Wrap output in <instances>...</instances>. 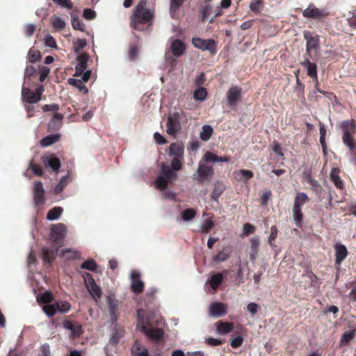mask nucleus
<instances>
[{"label": "nucleus", "mask_w": 356, "mask_h": 356, "mask_svg": "<svg viewBox=\"0 0 356 356\" xmlns=\"http://www.w3.org/2000/svg\"><path fill=\"white\" fill-rule=\"evenodd\" d=\"M147 1L140 0L130 17V26L136 31H144L152 25L154 10L146 8Z\"/></svg>", "instance_id": "1"}, {"label": "nucleus", "mask_w": 356, "mask_h": 356, "mask_svg": "<svg viewBox=\"0 0 356 356\" xmlns=\"http://www.w3.org/2000/svg\"><path fill=\"white\" fill-rule=\"evenodd\" d=\"M181 159L182 158H174L171 161V167L165 163L161 165L160 175L155 181V186L158 189L164 190L169 181L177 177L176 172L181 170L182 166Z\"/></svg>", "instance_id": "2"}, {"label": "nucleus", "mask_w": 356, "mask_h": 356, "mask_svg": "<svg viewBox=\"0 0 356 356\" xmlns=\"http://www.w3.org/2000/svg\"><path fill=\"white\" fill-rule=\"evenodd\" d=\"M187 114L182 110L170 113L166 123V132L170 136L176 135L181 129V124L187 122Z\"/></svg>", "instance_id": "3"}, {"label": "nucleus", "mask_w": 356, "mask_h": 356, "mask_svg": "<svg viewBox=\"0 0 356 356\" xmlns=\"http://www.w3.org/2000/svg\"><path fill=\"white\" fill-rule=\"evenodd\" d=\"M308 200V196L306 193L300 192L295 197L293 206L292 208L293 218L297 226L300 225L302 220V207Z\"/></svg>", "instance_id": "4"}, {"label": "nucleus", "mask_w": 356, "mask_h": 356, "mask_svg": "<svg viewBox=\"0 0 356 356\" xmlns=\"http://www.w3.org/2000/svg\"><path fill=\"white\" fill-rule=\"evenodd\" d=\"M66 227L62 223L53 225L50 229V237L54 245L59 248L63 245V241L65 236Z\"/></svg>", "instance_id": "5"}, {"label": "nucleus", "mask_w": 356, "mask_h": 356, "mask_svg": "<svg viewBox=\"0 0 356 356\" xmlns=\"http://www.w3.org/2000/svg\"><path fill=\"white\" fill-rule=\"evenodd\" d=\"M83 279L86 287L87 288L90 296L94 298L95 301L99 300L102 294V289L95 283L92 276L90 273H86L83 275Z\"/></svg>", "instance_id": "6"}, {"label": "nucleus", "mask_w": 356, "mask_h": 356, "mask_svg": "<svg viewBox=\"0 0 356 356\" xmlns=\"http://www.w3.org/2000/svg\"><path fill=\"white\" fill-rule=\"evenodd\" d=\"M213 175L214 170L212 166L200 163L196 172L193 174V177L199 182L203 183L211 179Z\"/></svg>", "instance_id": "7"}, {"label": "nucleus", "mask_w": 356, "mask_h": 356, "mask_svg": "<svg viewBox=\"0 0 356 356\" xmlns=\"http://www.w3.org/2000/svg\"><path fill=\"white\" fill-rule=\"evenodd\" d=\"M192 43L195 47L202 51H209L211 54H216V42L213 39H202L193 38Z\"/></svg>", "instance_id": "8"}, {"label": "nucleus", "mask_w": 356, "mask_h": 356, "mask_svg": "<svg viewBox=\"0 0 356 356\" xmlns=\"http://www.w3.org/2000/svg\"><path fill=\"white\" fill-rule=\"evenodd\" d=\"M226 98L230 107H235L242 98V90L238 86L231 87L227 94Z\"/></svg>", "instance_id": "9"}, {"label": "nucleus", "mask_w": 356, "mask_h": 356, "mask_svg": "<svg viewBox=\"0 0 356 356\" xmlns=\"http://www.w3.org/2000/svg\"><path fill=\"white\" fill-rule=\"evenodd\" d=\"M304 38L306 40L305 56L312 57V51L319 47V38L317 35L314 36L310 32H304Z\"/></svg>", "instance_id": "10"}, {"label": "nucleus", "mask_w": 356, "mask_h": 356, "mask_svg": "<svg viewBox=\"0 0 356 356\" xmlns=\"http://www.w3.org/2000/svg\"><path fill=\"white\" fill-rule=\"evenodd\" d=\"M33 202L38 207L45 203V190L41 181H36L33 186Z\"/></svg>", "instance_id": "11"}, {"label": "nucleus", "mask_w": 356, "mask_h": 356, "mask_svg": "<svg viewBox=\"0 0 356 356\" xmlns=\"http://www.w3.org/2000/svg\"><path fill=\"white\" fill-rule=\"evenodd\" d=\"M227 314V305L222 302L215 301L209 307V315L211 317H221Z\"/></svg>", "instance_id": "12"}, {"label": "nucleus", "mask_w": 356, "mask_h": 356, "mask_svg": "<svg viewBox=\"0 0 356 356\" xmlns=\"http://www.w3.org/2000/svg\"><path fill=\"white\" fill-rule=\"evenodd\" d=\"M339 126L343 131L342 137L353 136L356 132V122L353 119L342 121Z\"/></svg>", "instance_id": "13"}, {"label": "nucleus", "mask_w": 356, "mask_h": 356, "mask_svg": "<svg viewBox=\"0 0 356 356\" xmlns=\"http://www.w3.org/2000/svg\"><path fill=\"white\" fill-rule=\"evenodd\" d=\"M131 289L135 293H140L144 289V282L140 280V274L133 271L131 274Z\"/></svg>", "instance_id": "14"}, {"label": "nucleus", "mask_w": 356, "mask_h": 356, "mask_svg": "<svg viewBox=\"0 0 356 356\" xmlns=\"http://www.w3.org/2000/svg\"><path fill=\"white\" fill-rule=\"evenodd\" d=\"M138 318L139 323L137 325V330L143 334H163L159 329H148L144 324L143 322V315L145 312L143 309H138L137 311Z\"/></svg>", "instance_id": "15"}, {"label": "nucleus", "mask_w": 356, "mask_h": 356, "mask_svg": "<svg viewBox=\"0 0 356 356\" xmlns=\"http://www.w3.org/2000/svg\"><path fill=\"white\" fill-rule=\"evenodd\" d=\"M302 15L307 18L317 19L324 17L325 13L322 10L316 8L313 3H311L307 8L303 10Z\"/></svg>", "instance_id": "16"}, {"label": "nucleus", "mask_w": 356, "mask_h": 356, "mask_svg": "<svg viewBox=\"0 0 356 356\" xmlns=\"http://www.w3.org/2000/svg\"><path fill=\"white\" fill-rule=\"evenodd\" d=\"M304 60L301 62V65L304 66L307 70V73L309 76L314 80H317V65L315 63H312L309 60V58L305 56Z\"/></svg>", "instance_id": "17"}, {"label": "nucleus", "mask_w": 356, "mask_h": 356, "mask_svg": "<svg viewBox=\"0 0 356 356\" xmlns=\"http://www.w3.org/2000/svg\"><path fill=\"white\" fill-rule=\"evenodd\" d=\"M250 259L251 261H254L258 254L259 248L260 246V237L259 236H254L250 238Z\"/></svg>", "instance_id": "18"}, {"label": "nucleus", "mask_w": 356, "mask_h": 356, "mask_svg": "<svg viewBox=\"0 0 356 356\" xmlns=\"http://www.w3.org/2000/svg\"><path fill=\"white\" fill-rule=\"evenodd\" d=\"M170 49L174 56L179 57L185 52L186 46L181 40L176 39L172 41Z\"/></svg>", "instance_id": "19"}, {"label": "nucleus", "mask_w": 356, "mask_h": 356, "mask_svg": "<svg viewBox=\"0 0 356 356\" xmlns=\"http://www.w3.org/2000/svg\"><path fill=\"white\" fill-rule=\"evenodd\" d=\"M42 159L45 167H49L54 171L58 170L60 167V160L54 154L43 156Z\"/></svg>", "instance_id": "20"}, {"label": "nucleus", "mask_w": 356, "mask_h": 356, "mask_svg": "<svg viewBox=\"0 0 356 356\" xmlns=\"http://www.w3.org/2000/svg\"><path fill=\"white\" fill-rule=\"evenodd\" d=\"M78 63L75 66L74 76H80L86 71L87 67V63L88 60V56L86 54H81L77 58Z\"/></svg>", "instance_id": "21"}, {"label": "nucleus", "mask_w": 356, "mask_h": 356, "mask_svg": "<svg viewBox=\"0 0 356 356\" xmlns=\"http://www.w3.org/2000/svg\"><path fill=\"white\" fill-rule=\"evenodd\" d=\"M63 115L61 113H54L48 124V130L54 131L58 130L63 124Z\"/></svg>", "instance_id": "22"}, {"label": "nucleus", "mask_w": 356, "mask_h": 356, "mask_svg": "<svg viewBox=\"0 0 356 356\" xmlns=\"http://www.w3.org/2000/svg\"><path fill=\"white\" fill-rule=\"evenodd\" d=\"M22 99L29 104H35L40 101V97L36 96L34 91L24 86L22 89Z\"/></svg>", "instance_id": "23"}, {"label": "nucleus", "mask_w": 356, "mask_h": 356, "mask_svg": "<svg viewBox=\"0 0 356 356\" xmlns=\"http://www.w3.org/2000/svg\"><path fill=\"white\" fill-rule=\"evenodd\" d=\"M336 256V264L340 265L348 255L347 248L342 244H336L334 246Z\"/></svg>", "instance_id": "24"}, {"label": "nucleus", "mask_w": 356, "mask_h": 356, "mask_svg": "<svg viewBox=\"0 0 356 356\" xmlns=\"http://www.w3.org/2000/svg\"><path fill=\"white\" fill-rule=\"evenodd\" d=\"M184 147L182 144L177 143H172L169 147V155L174 156V158L184 157Z\"/></svg>", "instance_id": "25"}, {"label": "nucleus", "mask_w": 356, "mask_h": 356, "mask_svg": "<svg viewBox=\"0 0 356 356\" xmlns=\"http://www.w3.org/2000/svg\"><path fill=\"white\" fill-rule=\"evenodd\" d=\"M57 248L56 247V250H53L49 248H42V257L45 264L51 265V261L56 259Z\"/></svg>", "instance_id": "26"}, {"label": "nucleus", "mask_w": 356, "mask_h": 356, "mask_svg": "<svg viewBox=\"0 0 356 356\" xmlns=\"http://www.w3.org/2000/svg\"><path fill=\"white\" fill-rule=\"evenodd\" d=\"M234 323L219 321L216 323V332L218 334H228L233 331Z\"/></svg>", "instance_id": "27"}, {"label": "nucleus", "mask_w": 356, "mask_h": 356, "mask_svg": "<svg viewBox=\"0 0 356 356\" xmlns=\"http://www.w3.org/2000/svg\"><path fill=\"white\" fill-rule=\"evenodd\" d=\"M206 163L228 162L229 159L227 156H218L211 152H207L203 156Z\"/></svg>", "instance_id": "28"}, {"label": "nucleus", "mask_w": 356, "mask_h": 356, "mask_svg": "<svg viewBox=\"0 0 356 356\" xmlns=\"http://www.w3.org/2000/svg\"><path fill=\"white\" fill-rule=\"evenodd\" d=\"M225 189L226 187L222 182L219 181H216L214 184V188L211 193V200L217 202Z\"/></svg>", "instance_id": "29"}, {"label": "nucleus", "mask_w": 356, "mask_h": 356, "mask_svg": "<svg viewBox=\"0 0 356 356\" xmlns=\"http://www.w3.org/2000/svg\"><path fill=\"white\" fill-rule=\"evenodd\" d=\"M339 168H332L330 172V179L337 188L342 189L343 188V182L339 176Z\"/></svg>", "instance_id": "30"}, {"label": "nucleus", "mask_w": 356, "mask_h": 356, "mask_svg": "<svg viewBox=\"0 0 356 356\" xmlns=\"http://www.w3.org/2000/svg\"><path fill=\"white\" fill-rule=\"evenodd\" d=\"M235 178L238 181H247L252 179L254 176L252 171L241 169L234 172Z\"/></svg>", "instance_id": "31"}, {"label": "nucleus", "mask_w": 356, "mask_h": 356, "mask_svg": "<svg viewBox=\"0 0 356 356\" xmlns=\"http://www.w3.org/2000/svg\"><path fill=\"white\" fill-rule=\"evenodd\" d=\"M133 356H149L147 348L140 346L138 341H136L131 348Z\"/></svg>", "instance_id": "32"}, {"label": "nucleus", "mask_w": 356, "mask_h": 356, "mask_svg": "<svg viewBox=\"0 0 356 356\" xmlns=\"http://www.w3.org/2000/svg\"><path fill=\"white\" fill-rule=\"evenodd\" d=\"M63 209L60 207H55L51 209L47 214L46 218L49 221L56 220L59 218Z\"/></svg>", "instance_id": "33"}, {"label": "nucleus", "mask_w": 356, "mask_h": 356, "mask_svg": "<svg viewBox=\"0 0 356 356\" xmlns=\"http://www.w3.org/2000/svg\"><path fill=\"white\" fill-rule=\"evenodd\" d=\"M69 84L74 86L77 89H79L81 92H83L84 94L88 93V88L85 86V83L81 80V79H68Z\"/></svg>", "instance_id": "34"}, {"label": "nucleus", "mask_w": 356, "mask_h": 356, "mask_svg": "<svg viewBox=\"0 0 356 356\" xmlns=\"http://www.w3.org/2000/svg\"><path fill=\"white\" fill-rule=\"evenodd\" d=\"M60 138L59 134L49 135L40 140L42 147H49L56 143Z\"/></svg>", "instance_id": "35"}, {"label": "nucleus", "mask_w": 356, "mask_h": 356, "mask_svg": "<svg viewBox=\"0 0 356 356\" xmlns=\"http://www.w3.org/2000/svg\"><path fill=\"white\" fill-rule=\"evenodd\" d=\"M63 327L72 332V334H81L83 332L82 327L79 324H73L71 321H66L63 322Z\"/></svg>", "instance_id": "36"}, {"label": "nucleus", "mask_w": 356, "mask_h": 356, "mask_svg": "<svg viewBox=\"0 0 356 356\" xmlns=\"http://www.w3.org/2000/svg\"><path fill=\"white\" fill-rule=\"evenodd\" d=\"M106 304L108 305L110 310V314L113 321L116 320L115 309L118 307V301L111 297L106 298Z\"/></svg>", "instance_id": "37"}, {"label": "nucleus", "mask_w": 356, "mask_h": 356, "mask_svg": "<svg viewBox=\"0 0 356 356\" xmlns=\"http://www.w3.org/2000/svg\"><path fill=\"white\" fill-rule=\"evenodd\" d=\"M222 279L223 277L221 273H216L211 277L209 283L213 289H216L221 284Z\"/></svg>", "instance_id": "38"}, {"label": "nucleus", "mask_w": 356, "mask_h": 356, "mask_svg": "<svg viewBox=\"0 0 356 356\" xmlns=\"http://www.w3.org/2000/svg\"><path fill=\"white\" fill-rule=\"evenodd\" d=\"M213 131V130L211 126L208 124L204 125L200 132V138L204 141L209 140L212 136Z\"/></svg>", "instance_id": "39"}, {"label": "nucleus", "mask_w": 356, "mask_h": 356, "mask_svg": "<svg viewBox=\"0 0 356 356\" xmlns=\"http://www.w3.org/2000/svg\"><path fill=\"white\" fill-rule=\"evenodd\" d=\"M51 23L56 29L60 31L63 30L66 25L64 19L55 15L51 17Z\"/></svg>", "instance_id": "40"}, {"label": "nucleus", "mask_w": 356, "mask_h": 356, "mask_svg": "<svg viewBox=\"0 0 356 356\" xmlns=\"http://www.w3.org/2000/svg\"><path fill=\"white\" fill-rule=\"evenodd\" d=\"M71 23L72 27L81 31H84V24L79 19V17L75 15H71Z\"/></svg>", "instance_id": "41"}, {"label": "nucleus", "mask_w": 356, "mask_h": 356, "mask_svg": "<svg viewBox=\"0 0 356 356\" xmlns=\"http://www.w3.org/2000/svg\"><path fill=\"white\" fill-rule=\"evenodd\" d=\"M57 311L62 314H65L69 312L71 308V305L67 301H57L56 303Z\"/></svg>", "instance_id": "42"}, {"label": "nucleus", "mask_w": 356, "mask_h": 356, "mask_svg": "<svg viewBox=\"0 0 356 356\" xmlns=\"http://www.w3.org/2000/svg\"><path fill=\"white\" fill-rule=\"evenodd\" d=\"M181 215L183 220L189 221L195 218L196 211L194 209H186L181 212Z\"/></svg>", "instance_id": "43"}, {"label": "nucleus", "mask_w": 356, "mask_h": 356, "mask_svg": "<svg viewBox=\"0 0 356 356\" xmlns=\"http://www.w3.org/2000/svg\"><path fill=\"white\" fill-rule=\"evenodd\" d=\"M194 99L198 101H204L207 96V91L204 88H200L194 91Z\"/></svg>", "instance_id": "44"}, {"label": "nucleus", "mask_w": 356, "mask_h": 356, "mask_svg": "<svg viewBox=\"0 0 356 356\" xmlns=\"http://www.w3.org/2000/svg\"><path fill=\"white\" fill-rule=\"evenodd\" d=\"M61 254L66 259H74L79 257V252L72 251L70 249H63L61 250Z\"/></svg>", "instance_id": "45"}, {"label": "nucleus", "mask_w": 356, "mask_h": 356, "mask_svg": "<svg viewBox=\"0 0 356 356\" xmlns=\"http://www.w3.org/2000/svg\"><path fill=\"white\" fill-rule=\"evenodd\" d=\"M28 59L31 63H35L41 59V54L38 50L30 49L28 52Z\"/></svg>", "instance_id": "46"}, {"label": "nucleus", "mask_w": 356, "mask_h": 356, "mask_svg": "<svg viewBox=\"0 0 356 356\" xmlns=\"http://www.w3.org/2000/svg\"><path fill=\"white\" fill-rule=\"evenodd\" d=\"M264 0H253L250 4V9L254 13H259L263 7Z\"/></svg>", "instance_id": "47"}, {"label": "nucleus", "mask_w": 356, "mask_h": 356, "mask_svg": "<svg viewBox=\"0 0 356 356\" xmlns=\"http://www.w3.org/2000/svg\"><path fill=\"white\" fill-rule=\"evenodd\" d=\"M81 268L83 269L94 271L97 268V264L95 260L88 259L82 263Z\"/></svg>", "instance_id": "48"}, {"label": "nucleus", "mask_w": 356, "mask_h": 356, "mask_svg": "<svg viewBox=\"0 0 356 356\" xmlns=\"http://www.w3.org/2000/svg\"><path fill=\"white\" fill-rule=\"evenodd\" d=\"M42 310L48 316H53L56 313L57 309L56 304H48L42 307Z\"/></svg>", "instance_id": "49"}, {"label": "nucleus", "mask_w": 356, "mask_h": 356, "mask_svg": "<svg viewBox=\"0 0 356 356\" xmlns=\"http://www.w3.org/2000/svg\"><path fill=\"white\" fill-rule=\"evenodd\" d=\"M184 1V0H170V13L174 15Z\"/></svg>", "instance_id": "50"}, {"label": "nucleus", "mask_w": 356, "mask_h": 356, "mask_svg": "<svg viewBox=\"0 0 356 356\" xmlns=\"http://www.w3.org/2000/svg\"><path fill=\"white\" fill-rule=\"evenodd\" d=\"M35 31V26L34 24L29 23L26 24L24 26V33L26 37H31Z\"/></svg>", "instance_id": "51"}, {"label": "nucleus", "mask_w": 356, "mask_h": 356, "mask_svg": "<svg viewBox=\"0 0 356 356\" xmlns=\"http://www.w3.org/2000/svg\"><path fill=\"white\" fill-rule=\"evenodd\" d=\"M87 44L86 40L85 39H78L73 45L74 51L75 53H79L81 49L84 48Z\"/></svg>", "instance_id": "52"}, {"label": "nucleus", "mask_w": 356, "mask_h": 356, "mask_svg": "<svg viewBox=\"0 0 356 356\" xmlns=\"http://www.w3.org/2000/svg\"><path fill=\"white\" fill-rule=\"evenodd\" d=\"M139 49L136 45H130L128 52V58L130 60H134L138 56Z\"/></svg>", "instance_id": "53"}, {"label": "nucleus", "mask_w": 356, "mask_h": 356, "mask_svg": "<svg viewBox=\"0 0 356 356\" xmlns=\"http://www.w3.org/2000/svg\"><path fill=\"white\" fill-rule=\"evenodd\" d=\"M29 168L37 176H42L43 175V170L40 165L34 164L33 161L29 163Z\"/></svg>", "instance_id": "54"}, {"label": "nucleus", "mask_w": 356, "mask_h": 356, "mask_svg": "<svg viewBox=\"0 0 356 356\" xmlns=\"http://www.w3.org/2000/svg\"><path fill=\"white\" fill-rule=\"evenodd\" d=\"M44 44L46 47L53 49L57 48L56 40L50 34H47L44 36Z\"/></svg>", "instance_id": "55"}, {"label": "nucleus", "mask_w": 356, "mask_h": 356, "mask_svg": "<svg viewBox=\"0 0 356 356\" xmlns=\"http://www.w3.org/2000/svg\"><path fill=\"white\" fill-rule=\"evenodd\" d=\"M277 233H278V229H277V227L275 225H273L270 227V236L268 238V242L270 244V245H271V246L274 245L273 241L277 238Z\"/></svg>", "instance_id": "56"}, {"label": "nucleus", "mask_w": 356, "mask_h": 356, "mask_svg": "<svg viewBox=\"0 0 356 356\" xmlns=\"http://www.w3.org/2000/svg\"><path fill=\"white\" fill-rule=\"evenodd\" d=\"M39 73H40V81L43 82L46 78L49 76L50 73V70L47 67L40 66L39 67Z\"/></svg>", "instance_id": "57"}, {"label": "nucleus", "mask_w": 356, "mask_h": 356, "mask_svg": "<svg viewBox=\"0 0 356 356\" xmlns=\"http://www.w3.org/2000/svg\"><path fill=\"white\" fill-rule=\"evenodd\" d=\"M214 227V223L212 220H206L202 225H201V231L203 233H209L211 229Z\"/></svg>", "instance_id": "58"}, {"label": "nucleus", "mask_w": 356, "mask_h": 356, "mask_svg": "<svg viewBox=\"0 0 356 356\" xmlns=\"http://www.w3.org/2000/svg\"><path fill=\"white\" fill-rule=\"evenodd\" d=\"M295 91L298 92V96H302L305 92V85L300 81L299 76L296 80Z\"/></svg>", "instance_id": "59"}, {"label": "nucleus", "mask_w": 356, "mask_h": 356, "mask_svg": "<svg viewBox=\"0 0 356 356\" xmlns=\"http://www.w3.org/2000/svg\"><path fill=\"white\" fill-rule=\"evenodd\" d=\"M229 258V254L226 253L223 251L219 252L215 257H213V260L214 261H225Z\"/></svg>", "instance_id": "60"}, {"label": "nucleus", "mask_w": 356, "mask_h": 356, "mask_svg": "<svg viewBox=\"0 0 356 356\" xmlns=\"http://www.w3.org/2000/svg\"><path fill=\"white\" fill-rule=\"evenodd\" d=\"M255 231V227L250 223H245L243 227V234L244 236H248L250 234H253Z\"/></svg>", "instance_id": "61"}, {"label": "nucleus", "mask_w": 356, "mask_h": 356, "mask_svg": "<svg viewBox=\"0 0 356 356\" xmlns=\"http://www.w3.org/2000/svg\"><path fill=\"white\" fill-rule=\"evenodd\" d=\"M83 17L87 20H92L95 18L96 13L93 10L86 8L83 11Z\"/></svg>", "instance_id": "62"}, {"label": "nucleus", "mask_w": 356, "mask_h": 356, "mask_svg": "<svg viewBox=\"0 0 356 356\" xmlns=\"http://www.w3.org/2000/svg\"><path fill=\"white\" fill-rule=\"evenodd\" d=\"M53 300L52 294L49 291H45L43 293L41 296L40 297V300L42 303H50Z\"/></svg>", "instance_id": "63"}, {"label": "nucleus", "mask_w": 356, "mask_h": 356, "mask_svg": "<svg viewBox=\"0 0 356 356\" xmlns=\"http://www.w3.org/2000/svg\"><path fill=\"white\" fill-rule=\"evenodd\" d=\"M272 196V193L270 190H265L262 194L261 197V204L266 205L268 200L270 199Z\"/></svg>", "instance_id": "64"}]
</instances>
